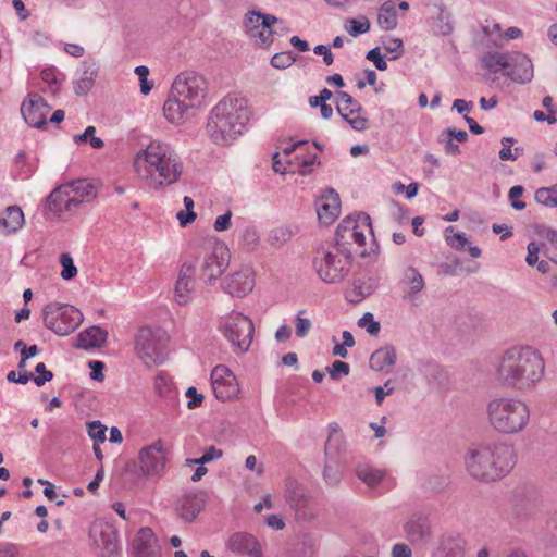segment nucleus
<instances>
[{
    "instance_id": "nucleus-1",
    "label": "nucleus",
    "mask_w": 557,
    "mask_h": 557,
    "mask_svg": "<svg viewBox=\"0 0 557 557\" xmlns=\"http://www.w3.org/2000/svg\"><path fill=\"white\" fill-rule=\"evenodd\" d=\"M545 362L542 355L530 346L507 349L496 368V379L505 387L527 391L543 377Z\"/></svg>"
},
{
    "instance_id": "nucleus-2",
    "label": "nucleus",
    "mask_w": 557,
    "mask_h": 557,
    "mask_svg": "<svg viewBox=\"0 0 557 557\" xmlns=\"http://www.w3.org/2000/svg\"><path fill=\"white\" fill-rule=\"evenodd\" d=\"M135 168L140 178L149 181L159 189L178 181L183 172V162L171 145L151 141L146 149L137 153Z\"/></svg>"
},
{
    "instance_id": "nucleus-3",
    "label": "nucleus",
    "mask_w": 557,
    "mask_h": 557,
    "mask_svg": "<svg viewBox=\"0 0 557 557\" xmlns=\"http://www.w3.org/2000/svg\"><path fill=\"white\" fill-rule=\"evenodd\" d=\"M516 463L513 447L490 442L470 448L465 456L467 472L478 481L493 482L508 474Z\"/></svg>"
},
{
    "instance_id": "nucleus-4",
    "label": "nucleus",
    "mask_w": 557,
    "mask_h": 557,
    "mask_svg": "<svg viewBox=\"0 0 557 557\" xmlns=\"http://www.w3.org/2000/svg\"><path fill=\"white\" fill-rule=\"evenodd\" d=\"M249 120L247 102L243 98L227 96L211 109L207 133L214 144L228 146L246 132Z\"/></svg>"
},
{
    "instance_id": "nucleus-5",
    "label": "nucleus",
    "mask_w": 557,
    "mask_h": 557,
    "mask_svg": "<svg viewBox=\"0 0 557 557\" xmlns=\"http://www.w3.org/2000/svg\"><path fill=\"white\" fill-rule=\"evenodd\" d=\"M486 412L491 425L503 434L519 433L530 421L529 407L518 398H494L487 404Z\"/></svg>"
},
{
    "instance_id": "nucleus-6",
    "label": "nucleus",
    "mask_w": 557,
    "mask_h": 557,
    "mask_svg": "<svg viewBox=\"0 0 557 557\" xmlns=\"http://www.w3.org/2000/svg\"><path fill=\"white\" fill-rule=\"evenodd\" d=\"M350 262V253H344L341 248L336 247L333 250L317 249L312 261L317 275L326 284L343 282L349 273Z\"/></svg>"
},
{
    "instance_id": "nucleus-7",
    "label": "nucleus",
    "mask_w": 557,
    "mask_h": 557,
    "mask_svg": "<svg viewBox=\"0 0 557 557\" xmlns=\"http://www.w3.org/2000/svg\"><path fill=\"white\" fill-rule=\"evenodd\" d=\"M168 333L160 329L141 327L135 337V350L146 364H162L169 355Z\"/></svg>"
},
{
    "instance_id": "nucleus-8",
    "label": "nucleus",
    "mask_w": 557,
    "mask_h": 557,
    "mask_svg": "<svg viewBox=\"0 0 557 557\" xmlns=\"http://www.w3.org/2000/svg\"><path fill=\"white\" fill-rule=\"evenodd\" d=\"M83 319V313L67 304L50 302L44 309L45 326L59 336L74 332Z\"/></svg>"
},
{
    "instance_id": "nucleus-9",
    "label": "nucleus",
    "mask_w": 557,
    "mask_h": 557,
    "mask_svg": "<svg viewBox=\"0 0 557 557\" xmlns=\"http://www.w3.org/2000/svg\"><path fill=\"white\" fill-rule=\"evenodd\" d=\"M219 330L236 352L244 354L249 349L255 327L247 315L232 311L222 319Z\"/></svg>"
},
{
    "instance_id": "nucleus-10",
    "label": "nucleus",
    "mask_w": 557,
    "mask_h": 557,
    "mask_svg": "<svg viewBox=\"0 0 557 557\" xmlns=\"http://www.w3.org/2000/svg\"><path fill=\"white\" fill-rule=\"evenodd\" d=\"M201 277L207 283L216 281L230 263V251L226 245L216 238H208L201 247Z\"/></svg>"
},
{
    "instance_id": "nucleus-11",
    "label": "nucleus",
    "mask_w": 557,
    "mask_h": 557,
    "mask_svg": "<svg viewBox=\"0 0 557 557\" xmlns=\"http://www.w3.org/2000/svg\"><path fill=\"white\" fill-rule=\"evenodd\" d=\"M172 95L193 109L202 104L208 92L206 78L196 72H184L176 76L171 87Z\"/></svg>"
},
{
    "instance_id": "nucleus-12",
    "label": "nucleus",
    "mask_w": 557,
    "mask_h": 557,
    "mask_svg": "<svg viewBox=\"0 0 557 557\" xmlns=\"http://www.w3.org/2000/svg\"><path fill=\"white\" fill-rule=\"evenodd\" d=\"M140 475L147 479H160L166 468L168 449L162 440L141 447L138 451Z\"/></svg>"
},
{
    "instance_id": "nucleus-13",
    "label": "nucleus",
    "mask_w": 557,
    "mask_h": 557,
    "mask_svg": "<svg viewBox=\"0 0 557 557\" xmlns=\"http://www.w3.org/2000/svg\"><path fill=\"white\" fill-rule=\"evenodd\" d=\"M244 24L248 36L255 40L256 45L269 47L274 40V34H278L273 25L282 24V20L271 14L251 10L246 14Z\"/></svg>"
},
{
    "instance_id": "nucleus-14",
    "label": "nucleus",
    "mask_w": 557,
    "mask_h": 557,
    "mask_svg": "<svg viewBox=\"0 0 557 557\" xmlns=\"http://www.w3.org/2000/svg\"><path fill=\"white\" fill-rule=\"evenodd\" d=\"M89 537L100 557H119L117 531L111 523L104 521L92 522L89 529Z\"/></svg>"
},
{
    "instance_id": "nucleus-15",
    "label": "nucleus",
    "mask_w": 557,
    "mask_h": 557,
    "mask_svg": "<svg viewBox=\"0 0 557 557\" xmlns=\"http://www.w3.org/2000/svg\"><path fill=\"white\" fill-rule=\"evenodd\" d=\"M404 535L416 547L426 546L433 539L430 516L422 511L411 513L403 524Z\"/></svg>"
},
{
    "instance_id": "nucleus-16",
    "label": "nucleus",
    "mask_w": 557,
    "mask_h": 557,
    "mask_svg": "<svg viewBox=\"0 0 557 557\" xmlns=\"http://www.w3.org/2000/svg\"><path fill=\"white\" fill-rule=\"evenodd\" d=\"M211 385L215 397L222 401L232 400L239 394L237 379L225 366H216L212 370Z\"/></svg>"
},
{
    "instance_id": "nucleus-17",
    "label": "nucleus",
    "mask_w": 557,
    "mask_h": 557,
    "mask_svg": "<svg viewBox=\"0 0 557 557\" xmlns=\"http://www.w3.org/2000/svg\"><path fill=\"white\" fill-rule=\"evenodd\" d=\"M70 194V187H65L64 184L55 187L46 198L44 207L45 215L47 218H60L65 212L73 213L77 211L75 199L71 198Z\"/></svg>"
},
{
    "instance_id": "nucleus-18",
    "label": "nucleus",
    "mask_w": 557,
    "mask_h": 557,
    "mask_svg": "<svg viewBox=\"0 0 557 557\" xmlns=\"http://www.w3.org/2000/svg\"><path fill=\"white\" fill-rule=\"evenodd\" d=\"M355 228H368V233L373 235L370 215L366 212H357L346 216L336 227L335 247L341 248L350 244Z\"/></svg>"
},
{
    "instance_id": "nucleus-19",
    "label": "nucleus",
    "mask_w": 557,
    "mask_h": 557,
    "mask_svg": "<svg viewBox=\"0 0 557 557\" xmlns=\"http://www.w3.org/2000/svg\"><path fill=\"white\" fill-rule=\"evenodd\" d=\"M400 284L405 287L403 300L414 308L421 306L423 302L421 293L425 288V282L418 269L412 265L407 267L404 270Z\"/></svg>"
},
{
    "instance_id": "nucleus-20",
    "label": "nucleus",
    "mask_w": 557,
    "mask_h": 557,
    "mask_svg": "<svg viewBox=\"0 0 557 557\" xmlns=\"http://www.w3.org/2000/svg\"><path fill=\"white\" fill-rule=\"evenodd\" d=\"M50 110V106L38 94L29 95L21 106L23 119L29 126L36 128H40L47 123V115Z\"/></svg>"
},
{
    "instance_id": "nucleus-21",
    "label": "nucleus",
    "mask_w": 557,
    "mask_h": 557,
    "mask_svg": "<svg viewBox=\"0 0 557 557\" xmlns=\"http://www.w3.org/2000/svg\"><path fill=\"white\" fill-rule=\"evenodd\" d=\"M513 83L528 84L534 77V69L531 59L519 51H511L509 69L504 73Z\"/></svg>"
},
{
    "instance_id": "nucleus-22",
    "label": "nucleus",
    "mask_w": 557,
    "mask_h": 557,
    "mask_svg": "<svg viewBox=\"0 0 557 557\" xmlns=\"http://www.w3.org/2000/svg\"><path fill=\"white\" fill-rule=\"evenodd\" d=\"M315 208L319 221L326 225L332 224L341 212L339 195L333 188L326 189L318 198Z\"/></svg>"
},
{
    "instance_id": "nucleus-23",
    "label": "nucleus",
    "mask_w": 557,
    "mask_h": 557,
    "mask_svg": "<svg viewBox=\"0 0 557 557\" xmlns=\"http://www.w3.org/2000/svg\"><path fill=\"white\" fill-rule=\"evenodd\" d=\"M195 262H185L181 267L174 288L175 301L178 305H186L190 300L195 288Z\"/></svg>"
},
{
    "instance_id": "nucleus-24",
    "label": "nucleus",
    "mask_w": 557,
    "mask_h": 557,
    "mask_svg": "<svg viewBox=\"0 0 557 557\" xmlns=\"http://www.w3.org/2000/svg\"><path fill=\"white\" fill-rule=\"evenodd\" d=\"M227 548L235 554L246 555L247 557H262L259 542L249 533H234L228 539Z\"/></svg>"
},
{
    "instance_id": "nucleus-25",
    "label": "nucleus",
    "mask_w": 557,
    "mask_h": 557,
    "mask_svg": "<svg viewBox=\"0 0 557 557\" xmlns=\"http://www.w3.org/2000/svg\"><path fill=\"white\" fill-rule=\"evenodd\" d=\"M135 557H160L157 539L150 528H141L132 544Z\"/></svg>"
},
{
    "instance_id": "nucleus-26",
    "label": "nucleus",
    "mask_w": 557,
    "mask_h": 557,
    "mask_svg": "<svg viewBox=\"0 0 557 557\" xmlns=\"http://www.w3.org/2000/svg\"><path fill=\"white\" fill-rule=\"evenodd\" d=\"M205 506V497L200 493H185L176 502V512L185 522H193Z\"/></svg>"
},
{
    "instance_id": "nucleus-27",
    "label": "nucleus",
    "mask_w": 557,
    "mask_h": 557,
    "mask_svg": "<svg viewBox=\"0 0 557 557\" xmlns=\"http://www.w3.org/2000/svg\"><path fill=\"white\" fill-rule=\"evenodd\" d=\"M255 280L250 270L238 271L227 276L224 281V290L236 297H243L253 288Z\"/></svg>"
},
{
    "instance_id": "nucleus-28",
    "label": "nucleus",
    "mask_w": 557,
    "mask_h": 557,
    "mask_svg": "<svg viewBox=\"0 0 557 557\" xmlns=\"http://www.w3.org/2000/svg\"><path fill=\"white\" fill-rule=\"evenodd\" d=\"M436 11L428 20L431 32L436 36H448L454 30L451 13L440 2L434 5Z\"/></svg>"
},
{
    "instance_id": "nucleus-29",
    "label": "nucleus",
    "mask_w": 557,
    "mask_h": 557,
    "mask_svg": "<svg viewBox=\"0 0 557 557\" xmlns=\"http://www.w3.org/2000/svg\"><path fill=\"white\" fill-rule=\"evenodd\" d=\"M466 540L459 534H444L438 542L437 553L442 557H465Z\"/></svg>"
},
{
    "instance_id": "nucleus-30",
    "label": "nucleus",
    "mask_w": 557,
    "mask_h": 557,
    "mask_svg": "<svg viewBox=\"0 0 557 557\" xmlns=\"http://www.w3.org/2000/svg\"><path fill=\"white\" fill-rule=\"evenodd\" d=\"M64 185L71 189L70 196L75 199L76 210L83 202H89L97 196L95 184L88 180H77Z\"/></svg>"
},
{
    "instance_id": "nucleus-31",
    "label": "nucleus",
    "mask_w": 557,
    "mask_h": 557,
    "mask_svg": "<svg viewBox=\"0 0 557 557\" xmlns=\"http://www.w3.org/2000/svg\"><path fill=\"white\" fill-rule=\"evenodd\" d=\"M108 337V332L100 326L94 325L77 335V348L91 349L101 347Z\"/></svg>"
},
{
    "instance_id": "nucleus-32",
    "label": "nucleus",
    "mask_w": 557,
    "mask_h": 557,
    "mask_svg": "<svg viewBox=\"0 0 557 557\" xmlns=\"http://www.w3.org/2000/svg\"><path fill=\"white\" fill-rule=\"evenodd\" d=\"M396 349L393 345L387 344L376 349L370 357V368L376 372L392 368L396 362Z\"/></svg>"
},
{
    "instance_id": "nucleus-33",
    "label": "nucleus",
    "mask_w": 557,
    "mask_h": 557,
    "mask_svg": "<svg viewBox=\"0 0 557 557\" xmlns=\"http://www.w3.org/2000/svg\"><path fill=\"white\" fill-rule=\"evenodd\" d=\"M190 109L193 108L172 95L170 90L169 98L163 106V114L170 123L180 124Z\"/></svg>"
},
{
    "instance_id": "nucleus-34",
    "label": "nucleus",
    "mask_w": 557,
    "mask_h": 557,
    "mask_svg": "<svg viewBox=\"0 0 557 557\" xmlns=\"http://www.w3.org/2000/svg\"><path fill=\"white\" fill-rule=\"evenodd\" d=\"M511 51H487L482 54L480 61L483 67L491 73L506 72L510 65Z\"/></svg>"
},
{
    "instance_id": "nucleus-35",
    "label": "nucleus",
    "mask_w": 557,
    "mask_h": 557,
    "mask_svg": "<svg viewBox=\"0 0 557 557\" xmlns=\"http://www.w3.org/2000/svg\"><path fill=\"white\" fill-rule=\"evenodd\" d=\"M98 66L92 62H84L79 76L74 81V91L77 96L86 95L94 86Z\"/></svg>"
},
{
    "instance_id": "nucleus-36",
    "label": "nucleus",
    "mask_w": 557,
    "mask_h": 557,
    "mask_svg": "<svg viewBox=\"0 0 557 557\" xmlns=\"http://www.w3.org/2000/svg\"><path fill=\"white\" fill-rule=\"evenodd\" d=\"M356 475L367 486L375 490L384 483L386 472L368 463H360L356 468Z\"/></svg>"
},
{
    "instance_id": "nucleus-37",
    "label": "nucleus",
    "mask_w": 557,
    "mask_h": 557,
    "mask_svg": "<svg viewBox=\"0 0 557 557\" xmlns=\"http://www.w3.org/2000/svg\"><path fill=\"white\" fill-rule=\"evenodd\" d=\"M24 223V213L18 206H9L0 216V227H3L8 234L17 232Z\"/></svg>"
},
{
    "instance_id": "nucleus-38",
    "label": "nucleus",
    "mask_w": 557,
    "mask_h": 557,
    "mask_svg": "<svg viewBox=\"0 0 557 557\" xmlns=\"http://www.w3.org/2000/svg\"><path fill=\"white\" fill-rule=\"evenodd\" d=\"M377 24L384 30H392L397 26V12L392 2H384L379 9Z\"/></svg>"
},
{
    "instance_id": "nucleus-39",
    "label": "nucleus",
    "mask_w": 557,
    "mask_h": 557,
    "mask_svg": "<svg viewBox=\"0 0 557 557\" xmlns=\"http://www.w3.org/2000/svg\"><path fill=\"white\" fill-rule=\"evenodd\" d=\"M372 293L373 287L371 284L361 278H357L354 281L352 287L347 293V299L350 302L357 304L369 297Z\"/></svg>"
},
{
    "instance_id": "nucleus-40",
    "label": "nucleus",
    "mask_w": 557,
    "mask_h": 557,
    "mask_svg": "<svg viewBox=\"0 0 557 557\" xmlns=\"http://www.w3.org/2000/svg\"><path fill=\"white\" fill-rule=\"evenodd\" d=\"M536 234L541 237L546 238L550 244L548 251V258L550 261L557 264V230H554L545 224L535 226Z\"/></svg>"
},
{
    "instance_id": "nucleus-41",
    "label": "nucleus",
    "mask_w": 557,
    "mask_h": 557,
    "mask_svg": "<svg viewBox=\"0 0 557 557\" xmlns=\"http://www.w3.org/2000/svg\"><path fill=\"white\" fill-rule=\"evenodd\" d=\"M363 111L362 106L354 99L346 91H337L336 92V111L338 113H343L346 111Z\"/></svg>"
},
{
    "instance_id": "nucleus-42",
    "label": "nucleus",
    "mask_w": 557,
    "mask_h": 557,
    "mask_svg": "<svg viewBox=\"0 0 557 557\" xmlns=\"http://www.w3.org/2000/svg\"><path fill=\"white\" fill-rule=\"evenodd\" d=\"M354 131L363 132L368 129V119L363 115V111H346L338 113Z\"/></svg>"
},
{
    "instance_id": "nucleus-43",
    "label": "nucleus",
    "mask_w": 557,
    "mask_h": 557,
    "mask_svg": "<svg viewBox=\"0 0 557 557\" xmlns=\"http://www.w3.org/2000/svg\"><path fill=\"white\" fill-rule=\"evenodd\" d=\"M370 21L366 16L359 18H347L344 24L345 30L352 37L363 35L370 30Z\"/></svg>"
},
{
    "instance_id": "nucleus-44",
    "label": "nucleus",
    "mask_w": 557,
    "mask_h": 557,
    "mask_svg": "<svg viewBox=\"0 0 557 557\" xmlns=\"http://www.w3.org/2000/svg\"><path fill=\"white\" fill-rule=\"evenodd\" d=\"M445 239L447 245L455 250H463L468 244L467 235L463 232H454L453 226L446 228Z\"/></svg>"
},
{
    "instance_id": "nucleus-45",
    "label": "nucleus",
    "mask_w": 557,
    "mask_h": 557,
    "mask_svg": "<svg viewBox=\"0 0 557 557\" xmlns=\"http://www.w3.org/2000/svg\"><path fill=\"white\" fill-rule=\"evenodd\" d=\"M96 127H86L83 134L74 135L73 140L75 144H82L89 141L94 149H101L104 146L103 140L100 137L95 136Z\"/></svg>"
},
{
    "instance_id": "nucleus-46",
    "label": "nucleus",
    "mask_w": 557,
    "mask_h": 557,
    "mask_svg": "<svg viewBox=\"0 0 557 557\" xmlns=\"http://www.w3.org/2000/svg\"><path fill=\"white\" fill-rule=\"evenodd\" d=\"M534 198L536 202L543 205L548 208L557 207V197L554 190V186L552 187H541L535 191Z\"/></svg>"
},
{
    "instance_id": "nucleus-47",
    "label": "nucleus",
    "mask_w": 557,
    "mask_h": 557,
    "mask_svg": "<svg viewBox=\"0 0 557 557\" xmlns=\"http://www.w3.org/2000/svg\"><path fill=\"white\" fill-rule=\"evenodd\" d=\"M285 497L292 508L300 506L306 500L296 482H288L286 484Z\"/></svg>"
},
{
    "instance_id": "nucleus-48",
    "label": "nucleus",
    "mask_w": 557,
    "mask_h": 557,
    "mask_svg": "<svg viewBox=\"0 0 557 557\" xmlns=\"http://www.w3.org/2000/svg\"><path fill=\"white\" fill-rule=\"evenodd\" d=\"M296 58L292 51H283L275 53L271 59V65L278 70H284L289 67Z\"/></svg>"
},
{
    "instance_id": "nucleus-49",
    "label": "nucleus",
    "mask_w": 557,
    "mask_h": 557,
    "mask_svg": "<svg viewBox=\"0 0 557 557\" xmlns=\"http://www.w3.org/2000/svg\"><path fill=\"white\" fill-rule=\"evenodd\" d=\"M88 436L95 443H103L106 441L107 426L100 421H91L87 423Z\"/></svg>"
},
{
    "instance_id": "nucleus-50",
    "label": "nucleus",
    "mask_w": 557,
    "mask_h": 557,
    "mask_svg": "<svg viewBox=\"0 0 557 557\" xmlns=\"http://www.w3.org/2000/svg\"><path fill=\"white\" fill-rule=\"evenodd\" d=\"M223 455L221 449H218L215 446H210L205 454L200 458L187 459L186 463L191 465H206L211 462L214 459L221 458Z\"/></svg>"
},
{
    "instance_id": "nucleus-51",
    "label": "nucleus",
    "mask_w": 557,
    "mask_h": 557,
    "mask_svg": "<svg viewBox=\"0 0 557 557\" xmlns=\"http://www.w3.org/2000/svg\"><path fill=\"white\" fill-rule=\"evenodd\" d=\"M300 554L302 557L311 556L318 546L317 539L311 534H302L299 537Z\"/></svg>"
},
{
    "instance_id": "nucleus-52",
    "label": "nucleus",
    "mask_w": 557,
    "mask_h": 557,
    "mask_svg": "<svg viewBox=\"0 0 557 557\" xmlns=\"http://www.w3.org/2000/svg\"><path fill=\"white\" fill-rule=\"evenodd\" d=\"M358 325L360 327H366L367 332L375 336L380 333L381 325L377 321L374 320V317L371 312H366L358 321Z\"/></svg>"
},
{
    "instance_id": "nucleus-53",
    "label": "nucleus",
    "mask_w": 557,
    "mask_h": 557,
    "mask_svg": "<svg viewBox=\"0 0 557 557\" xmlns=\"http://www.w3.org/2000/svg\"><path fill=\"white\" fill-rule=\"evenodd\" d=\"M154 389L160 396H165L172 391V382L169 375L160 372L154 379Z\"/></svg>"
},
{
    "instance_id": "nucleus-54",
    "label": "nucleus",
    "mask_w": 557,
    "mask_h": 557,
    "mask_svg": "<svg viewBox=\"0 0 557 557\" xmlns=\"http://www.w3.org/2000/svg\"><path fill=\"white\" fill-rule=\"evenodd\" d=\"M326 370L332 380L338 381L341 376H346L349 374L350 367L344 361L336 360L331 364V367H327Z\"/></svg>"
},
{
    "instance_id": "nucleus-55",
    "label": "nucleus",
    "mask_w": 557,
    "mask_h": 557,
    "mask_svg": "<svg viewBox=\"0 0 557 557\" xmlns=\"http://www.w3.org/2000/svg\"><path fill=\"white\" fill-rule=\"evenodd\" d=\"M61 264L63 267L61 277L63 280H72L77 274V268L74 265L73 259L69 253L61 255Z\"/></svg>"
},
{
    "instance_id": "nucleus-56",
    "label": "nucleus",
    "mask_w": 557,
    "mask_h": 557,
    "mask_svg": "<svg viewBox=\"0 0 557 557\" xmlns=\"http://www.w3.org/2000/svg\"><path fill=\"white\" fill-rule=\"evenodd\" d=\"M383 47L387 52L393 53L391 60L398 59L404 52L403 40L399 38H388L383 42Z\"/></svg>"
},
{
    "instance_id": "nucleus-57",
    "label": "nucleus",
    "mask_w": 557,
    "mask_h": 557,
    "mask_svg": "<svg viewBox=\"0 0 557 557\" xmlns=\"http://www.w3.org/2000/svg\"><path fill=\"white\" fill-rule=\"evenodd\" d=\"M302 313H305V310L298 311L296 315V335L300 338L306 337L312 326L311 321L307 318H304Z\"/></svg>"
},
{
    "instance_id": "nucleus-58",
    "label": "nucleus",
    "mask_w": 557,
    "mask_h": 557,
    "mask_svg": "<svg viewBox=\"0 0 557 557\" xmlns=\"http://www.w3.org/2000/svg\"><path fill=\"white\" fill-rule=\"evenodd\" d=\"M35 372L38 373V375L34 377V383L37 386H42L53 379V373L47 370L44 362H40L35 367Z\"/></svg>"
},
{
    "instance_id": "nucleus-59",
    "label": "nucleus",
    "mask_w": 557,
    "mask_h": 557,
    "mask_svg": "<svg viewBox=\"0 0 557 557\" xmlns=\"http://www.w3.org/2000/svg\"><path fill=\"white\" fill-rule=\"evenodd\" d=\"M523 191H524V188L521 185H516V186L511 187L509 190V195H508L509 200H510L511 207L515 210H522L525 208V202L519 200V198L522 196Z\"/></svg>"
},
{
    "instance_id": "nucleus-60",
    "label": "nucleus",
    "mask_w": 557,
    "mask_h": 557,
    "mask_svg": "<svg viewBox=\"0 0 557 557\" xmlns=\"http://www.w3.org/2000/svg\"><path fill=\"white\" fill-rule=\"evenodd\" d=\"M366 59L373 62L379 71H385L387 69V63L385 59L382 57L379 47H375L368 51L366 54Z\"/></svg>"
},
{
    "instance_id": "nucleus-61",
    "label": "nucleus",
    "mask_w": 557,
    "mask_h": 557,
    "mask_svg": "<svg viewBox=\"0 0 557 557\" xmlns=\"http://www.w3.org/2000/svg\"><path fill=\"white\" fill-rule=\"evenodd\" d=\"M515 143V139L512 137H503L502 138V145L503 148L499 151V158L503 161L511 160L515 161L518 156L513 154L511 151L512 144Z\"/></svg>"
},
{
    "instance_id": "nucleus-62",
    "label": "nucleus",
    "mask_w": 557,
    "mask_h": 557,
    "mask_svg": "<svg viewBox=\"0 0 557 557\" xmlns=\"http://www.w3.org/2000/svg\"><path fill=\"white\" fill-rule=\"evenodd\" d=\"M323 479L329 485H336L341 481L339 470L332 465H325L323 469Z\"/></svg>"
},
{
    "instance_id": "nucleus-63",
    "label": "nucleus",
    "mask_w": 557,
    "mask_h": 557,
    "mask_svg": "<svg viewBox=\"0 0 557 557\" xmlns=\"http://www.w3.org/2000/svg\"><path fill=\"white\" fill-rule=\"evenodd\" d=\"M293 509L298 520L310 521L315 517L313 510L308 506L307 500H304L300 506H295Z\"/></svg>"
},
{
    "instance_id": "nucleus-64",
    "label": "nucleus",
    "mask_w": 557,
    "mask_h": 557,
    "mask_svg": "<svg viewBox=\"0 0 557 557\" xmlns=\"http://www.w3.org/2000/svg\"><path fill=\"white\" fill-rule=\"evenodd\" d=\"M392 557H412V550L408 544L396 543L392 546Z\"/></svg>"
}]
</instances>
